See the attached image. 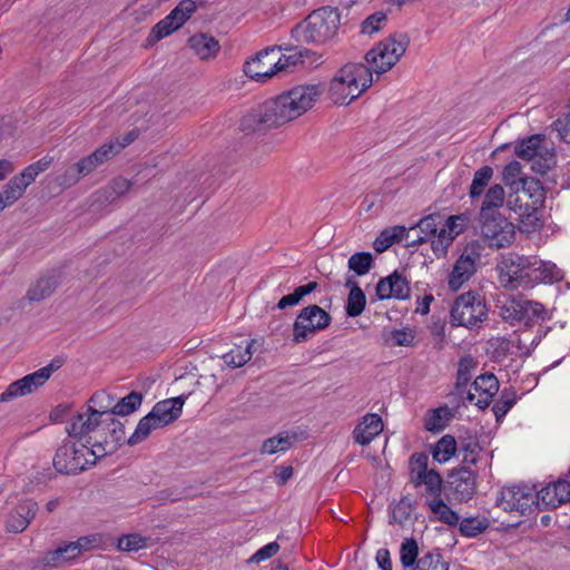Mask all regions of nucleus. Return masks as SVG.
<instances>
[{"label": "nucleus", "instance_id": "338daca9", "mask_svg": "<svg viewBox=\"0 0 570 570\" xmlns=\"http://www.w3.org/2000/svg\"><path fill=\"white\" fill-rule=\"evenodd\" d=\"M411 505L404 501H400L393 509L391 522L402 524L410 515Z\"/></svg>", "mask_w": 570, "mask_h": 570}, {"label": "nucleus", "instance_id": "0eeeda50", "mask_svg": "<svg viewBox=\"0 0 570 570\" xmlns=\"http://www.w3.org/2000/svg\"><path fill=\"white\" fill-rule=\"evenodd\" d=\"M488 316L484 299L472 292L461 294L451 308V322L456 326L473 327Z\"/></svg>", "mask_w": 570, "mask_h": 570}, {"label": "nucleus", "instance_id": "f3484780", "mask_svg": "<svg viewBox=\"0 0 570 570\" xmlns=\"http://www.w3.org/2000/svg\"><path fill=\"white\" fill-rule=\"evenodd\" d=\"M499 391V381L493 374L478 376L466 391V400L480 409L489 406Z\"/></svg>", "mask_w": 570, "mask_h": 570}, {"label": "nucleus", "instance_id": "412c9836", "mask_svg": "<svg viewBox=\"0 0 570 570\" xmlns=\"http://www.w3.org/2000/svg\"><path fill=\"white\" fill-rule=\"evenodd\" d=\"M37 511V502L31 499L20 500L9 512L6 521L7 530L12 533H21L27 529Z\"/></svg>", "mask_w": 570, "mask_h": 570}, {"label": "nucleus", "instance_id": "2eb2a0df", "mask_svg": "<svg viewBox=\"0 0 570 570\" xmlns=\"http://www.w3.org/2000/svg\"><path fill=\"white\" fill-rule=\"evenodd\" d=\"M528 274L523 276L527 288L543 283L552 284L563 278V272L552 262L540 259L537 255H529Z\"/></svg>", "mask_w": 570, "mask_h": 570}, {"label": "nucleus", "instance_id": "6e6d98bb", "mask_svg": "<svg viewBox=\"0 0 570 570\" xmlns=\"http://www.w3.org/2000/svg\"><path fill=\"white\" fill-rule=\"evenodd\" d=\"M386 21L387 17L384 12H374L362 22L361 31L363 35L372 36L379 32L386 24Z\"/></svg>", "mask_w": 570, "mask_h": 570}, {"label": "nucleus", "instance_id": "c756f323", "mask_svg": "<svg viewBox=\"0 0 570 570\" xmlns=\"http://www.w3.org/2000/svg\"><path fill=\"white\" fill-rule=\"evenodd\" d=\"M521 165L517 160L510 161L503 169V180L510 186L512 191L520 193V189H525L528 184L537 185V179L529 177H520Z\"/></svg>", "mask_w": 570, "mask_h": 570}, {"label": "nucleus", "instance_id": "864d4df0", "mask_svg": "<svg viewBox=\"0 0 570 570\" xmlns=\"http://www.w3.org/2000/svg\"><path fill=\"white\" fill-rule=\"evenodd\" d=\"M147 547V538L139 534H125L117 541V549L125 552H136Z\"/></svg>", "mask_w": 570, "mask_h": 570}, {"label": "nucleus", "instance_id": "7ed1b4c3", "mask_svg": "<svg viewBox=\"0 0 570 570\" xmlns=\"http://www.w3.org/2000/svg\"><path fill=\"white\" fill-rule=\"evenodd\" d=\"M372 83L371 69L366 65L350 62L344 65L330 81L328 95L334 104L348 105Z\"/></svg>", "mask_w": 570, "mask_h": 570}, {"label": "nucleus", "instance_id": "c9c22d12", "mask_svg": "<svg viewBox=\"0 0 570 570\" xmlns=\"http://www.w3.org/2000/svg\"><path fill=\"white\" fill-rule=\"evenodd\" d=\"M59 367V365H55L50 363L36 372L28 374L21 379V382L24 383L26 387L29 389L30 394L36 392L39 387H41L52 375V373Z\"/></svg>", "mask_w": 570, "mask_h": 570}, {"label": "nucleus", "instance_id": "58836bf2", "mask_svg": "<svg viewBox=\"0 0 570 570\" xmlns=\"http://www.w3.org/2000/svg\"><path fill=\"white\" fill-rule=\"evenodd\" d=\"M294 442V438L288 433H279L273 438L265 440L262 444L261 452L263 454H276L278 452H284L288 450Z\"/></svg>", "mask_w": 570, "mask_h": 570}, {"label": "nucleus", "instance_id": "f704fd0d", "mask_svg": "<svg viewBox=\"0 0 570 570\" xmlns=\"http://www.w3.org/2000/svg\"><path fill=\"white\" fill-rule=\"evenodd\" d=\"M52 164V158L49 156H45L41 159L30 164L27 166L18 176H14V178L21 184L24 185V188L33 183L36 178L47 170L49 166Z\"/></svg>", "mask_w": 570, "mask_h": 570}, {"label": "nucleus", "instance_id": "79ce46f5", "mask_svg": "<svg viewBox=\"0 0 570 570\" xmlns=\"http://www.w3.org/2000/svg\"><path fill=\"white\" fill-rule=\"evenodd\" d=\"M365 304L366 297L364 292L360 286L353 283L347 297L346 314L350 317H356L361 315L365 308Z\"/></svg>", "mask_w": 570, "mask_h": 570}, {"label": "nucleus", "instance_id": "dca6fc26", "mask_svg": "<svg viewBox=\"0 0 570 570\" xmlns=\"http://www.w3.org/2000/svg\"><path fill=\"white\" fill-rule=\"evenodd\" d=\"M277 55L278 51L275 48L259 51L254 58L245 62V75L257 81H264L277 75L275 65V56Z\"/></svg>", "mask_w": 570, "mask_h": 570}, {"label": "nucleus", "instance_id": "13d9d810", "mask_svg": "<svg viewBox=\"0 0 570 570\" xmlns=\"http://www.w3.org/2000/svg\"><path fill=\"white\" fill-rule=\"evenodd\" d=\"M485 521L478 518H466L460 523V531L464 537L474 538L487 529Z\"/></svg>", "mask_w": 570, "mask_h": 570}, {"label": "nucleus", "instance_id": "20e7f679", "mask_svg": "<svg viewBox=\"0 0 570 570\" xmlns=\"http://www.w3.org/2000/svg\"><path fill=\"white\" fill-rule=\"evenodd\" d=\"M341 23L337 8L323 7L314 10L293 30L292 37L297 42L324 45L332 40Z\"/></svg>", "mask_w": 570, "mask_h": 570}, {"label": "nucleus", "instance_id": "7c9ffc66", "mask_svg": "<svg viewBox=\"0 0 570 570\" xmlns=\"http://www.w3.org/2000/svg\"><path fill=\"white\" fill-rule=\"evenodd\" d=\"M453 417V411L449 406H440L430 410L424 420V426L430 432H441Z\"/></svg>", "mask_w": 570, "mask_h": 570}, {"label": "nucleus", "instance_id": "9b49d317", "mask_svg": "<svg viewBox=\"0 0 570 570\" xmlns=\"http://www.w3.org/2000/svg\"><path fill=\"white\" fill-rule=\"evenodd\" d=\"M331 323V316L317 305L304 307L297 315L293 325V340L303 343L317 332L326 328Z\"/></svg>", "mask_w": 570, "mask_h": 570}, {"label": "nucleus", "instance_id": "052dcab7", "mask_svg": "<svg viewBox=\"0 0 570 570\" xmlns=\"http://www.w3.org/2000/svg\"><path fill=\"white\" fill-rule=\"evenodd\" d=\"M30 394L29 389L26 387L24 383L17 380L9 384L7 390L0 394V402H9L13 399Z\"/></svg>", "mask_w": 570, "mask_h": 570}, {"label": "nucleus", "instance_id": "bb28decb", "mask_svg": "<svg viewBox=\"0 0 570 570\" xmlns=\"http://www.w3.org/2000/svg\"><path fill=\"white\" fill-rule=\"evenodd\" d=\"M469 223V217L465 214L450 216L444 225L439 228L438 244L441 249H448L453 239L462 234Z\"/></svg>", "mask_w": 570, "mask_h": 570}, {"label": "nucleus", "instance_id": "69168bd1", "mask_svg": "<svg viewBox=\"0 0 570 570\" xmlns=\"http://www.w3.org/2000/svg\"><path fill=\"white\" fill-rule=\"evenodd\" d=\"M177 29V24H175L168 17H165L153 28L151 33L155 36L156 39L159 40L169 36Z\"/></svg>", "mask_w": 570, "mask_h": 570}, {"label": "nucleus", "instance_id": "37998d69", "mask_svg": "<svg viewBox=\"0 0 570 570\" xmlns=\"http://www.w3.org/2000/svg\"><path fill=\"white\" fill-rule=\"evenodd\" d=\"M456 451V441L451 435L442 436L433 450V459L439 463L448 462Z\"/></svg>", "mask_w": 570, "mask_h": 570}, {"label": "nucleus", "instance_id": "a18cd8bd", "mask_svg": "<svg viewBox=\"0 0 570 570\" xmlns=\"http://www.w3.org/2000/svg\"><path fill=\"white\" fill-rule=\"evenodd\" d=\"M493 176V168L483 166L474 173L473 180L470 187V197L476 198L482 193L484 187L489 184Z\"/></svg>", "mask_w": 570, "mask_h": 570}, {"label": "nucleus", "instance_id": "39448f33", "mask_svg": "<svg viewBox=\"0 0 570 570\" xmlns=\"http://www.w3.org/2000/svg\"><path fill=\"white\" fill-rule=\"evenodd\" d=\"M410 45V38L404 32H395L380 41L366 55V66L373 72L381 75L390 70L404 55Z\"/></svg>", "mask_w": 570, "mask_h": 570}, {"label": "nucleus", "instance_id": "a19ab883", "mask_svg": "<svg viewBox=\"0 0 570 570\" xmlns=\"http://www.w3.org/2000/svg\"><path fill=\"white\" fill-rule=\"evenodd\" d=\"M24 185H21L14 177L11 178L0 193V210L11 206L24 193Z\"/></svg>", "mask_w": 570, "mask_h": 570}, {"label": "nucleus", "instance_id": "f03ea898", "mask_svg": "<svg viewBox=\"0 0 570 570\" xmlns=\"http://www.w3.org/2000/svg\"><path fill=\"white\" fill-rule=\"evenodd\" d=\"M119 444L105 440L91 445L78 439H69L57 449L53 466L59 473L76 474L95 465L97 461L117 449Z\"/></svg>", "mask_w": 570, "mask_h": 570}, {"label": "nucleus", "instance_id": "e2e57ef3", "mask_svg": "<svg viewBox=\"0 0 570 570\" xmlns=\"http://www.w3.org/2000/svg\"><path fill=\"white\" fill-rule=\"evenodd\" d=\"M279 550V544L274 541V542H269L267 543L266 546L262 547L261 549H258L250 558H249V562H253V563H259L262 561H265V560H268L269 558H272L273 556H275Z\"/></svg>", "mask_w": 570, "mask_h": 570}, {"label": "nucleus", "instance_id": "ea45409f", "mask_svg": "<svg viewBox=\"0 0 570 570\" xmlns=\"http://www.w3.org/2000/svg\"><path fill=\"white\" fill-rule=\"evenodd\" d=\"M522 297L509 296L502 304L501 316L511 324L522 321Z\"/></svg>", "mask_w": 570, "mask_h": 570}, {"label": "nucleus", "instance_id": "a211bd4d", "mask_svg": "<svg viewBox=\"0 0 570 570\" xmlns=\"http://www.w3.org/2000/svg\"><path fill=\"white\" fill-rule=\"evenodd\" d=\"M321 62V56L308 49L289 48L286 49V53L275 56V65L277 73L279 72H292L298 66L312 67Z\"/></svg>", "mask_w": 570, "mask_h": 570}, {"label": "nucleus", "instance_id": "5fc2aeb1", "mask_svg": "<svg viewBox=\"0 0 570 570\" xmlns=\"http://www.w3.org/2000/svg\"><path fill=\"white\" fill-rule=\"evenodd\" d=\"M316 287V283L314 282H311L306 285H302V286H298L294 293L292 294H288V295H285L283 296L278 304H277V307L279 309H284L288 306H294L296 304L299 303V301L307 294L312 293Z\"/></svg>", "mask_w": 570, "mask_h": 570}, {"label": "nucleus", "instance_id": "8fccbe9b", "mask_svg": "<svg viewBox=\"0 0 570 570\" xmlns=\"http://www.w3.org/2000/svg\"><path fill=\"white\" fill-rule=\"evenodd\" d=\"M419 556V546L413 538H406L401 543L400 548V560L404 568H411L414 566Z\"/></svg>", "mask_w": 570, "mask_h": 570}, {"label": "nucleus", "instance_id": "6e6552de", "mask_svg": "<svg viewBox=\"0 0 570 570\" xmlns=\"http://www.w3.org/2000/svg\"><path fill=\"white\" fill-rule=\"evenodd\" d=\"M102 537L100 534H89L80 537L76 541L63 542L55 550L47 552L42 557V563L48 567H60L76 560L85 551L100 547Z\"/></svg>", "mask_w": 570, "mask_h": 570}, {"label": "nucleus", "instance_id": "f257e3e1", "mask_svg": "<svg viewBox=\"0 0 570 570\" xmlns=\"http://www.w3.org/2000/svg\"><path fill=\"white\" fill-rule=\"evenodd\" d=\"M320 85H299L252 108L240 120L245 132L277 127L305 114L321 97Z\"/></svg>", "mask_w": 570, "mask_h": 570}, {"label": "nucleus", "instance_id": "4468645a", "mask_svg": "<svg viewBox=\"0 0 570 570\" xmlns=\"http://www.w3.org/2000/svg\"><path fill=\"white\" fill-rule=\"evenodd\" d=\"M112 403L114 401L109 394L105 391H98L89 399L86 409L109 421L111 443L120 444L125 440V430L122 423L112 416Z\"/></svg>", "mask_w": 570, "mask_h": 570}, {"label": "nucleus", "instance_id": "680f3d73", "mask_svg": "<svg viewBox=\"0 0 570 570\" xmlns=\"http://www.w3.org/2000/svg\"><path fill=\"white\" fill-rule=\"evenodd\" d=\"M421 482L426 487L428 491L431 493H438L441 489V476L433 470H424L420 473Z\"/></svg>", "mask_w": 570, "mask_h": 570}, {"label": "nucleus", "instance_id": "603ef678", "mask_svg": "<svg viewBox=\"0 0 570 570\" xmlns=\"http://www.w3.org/2000/svg\"><path fill=\"white\" fill-rule=\"evenodd\" d=\"M416 332L411 327L395 328L390 333V344L393 346H413L415 344Z\"/></svg>", "mask_w": 570, "mask_h": 570}, {"label": "nucleus", "instance_id": "473e14b6", "mask_svg": "<svg viewBox=\"0 0 570 570\" xmlns=\"http://www.w3.org/2000/svg\"><path fill=\"white\" fill-rule=\"evenodd\" d=\"M255 340L246 341L245 345H238L223 355L224 363L230 368H237L245 365L253 356V345Z\"/></svg>", "mask_w": 570, "mask_h": 570}, {"label": "nucleus", "instance_id": "4be33fe9", "mask_svg": "<svg viewBox=\"0 0 570 570\" xmlns=\"http://www.w3.org/2000/svg\"><path fill=\"white\" fill-rule=\"evenodd\" d=\"M185 401V395L166 399L156 403L149 413L160 428L167 426L180 416Z\"/></svg>", "mask_w": 570, "mask_h": 570}, {"label": "nucleus", "instance_id": "c85d7f7f", "mask_svg": "<svg viewBox=\"0 0 570 570\" xmlns=\"http://www.w3.org/2000/svg\"><path fill=\"white\" fill-rule=\"evenodd\" d=\"M188 45L202 60L214 58L220 50V45L213 36L198 33L188 39Z\"/></svg>", "mask_w": 570, "mask_h": 570}, {"label": "nucleus", "instance_id": "3c124183", "mask_svg": "<svg viewBox=\"0 0 570 570\" xmlns=\"http://www.w3.org/2000/svg\"><path fill=\"white\" fill-rule=\"evenodd\" d=\"M522 323L529 325L539 320H544L546 309L542 304L528 299H522Z\"/></svg>", "mask_w": 570, "mask_h": 570}, {"label": "nucleus", "instance_id": "bf43d9fd", "mask_svg": "<svg viewBox=\"0 0 570 570\" xmlns=\"http://www.w3.org/2000/svg\"><path fill=\"white\" fill-rule=\"evenodd\" d=\"M83 177L80 174L78 164H73L65 169V171L57 177V183L62 187H71L76 185L80 178Z\"/></svg>", "mask_w": 570, "mask_h": 570}, {"label": "nucleus", "instance_id": "774afa93", "mask_svg": "<svg viewBox=\"0 0 570 570\" xmlns=\"http://www.w3.org/2000/svg\"><path fill=\"white\" fill-rule=\"evenodd\" d=\"M554 126L561 139L570 144V114H568L563 119H558L554 122Z\"/></svg>", "mask_w": 570, "mask_h": 570}, {"label": "nucleus", "instance_id": "0e129e2a", "mask_svg": "<svg viewBox=\"0 0 570 570\" xmlns=\"http://www.w3.org/2000/svg\"><path fill=\"white\" fill-rule=\"evenodd\" d=\"M507 207L509 210L518 214L519 216H524L529 213L530 206L528 204H523L522 199L519 196V193L513 191L508 196Z\"/></svg>", "mask_w": 570, "mask_h": 570}, {"label": "nucleus", "instance_id": "b1692460", "mask_svg": "<svg viewBox=\"0 0 570 570\" xmlns=\"http://www.w3.org/2000/svg\"><path fill=\"white\" fill-rule=\"evenodd\" d=\"M383 421L379 414L367 413L353 430V439L360 445H368L382 431Z\"/></svg>", "mask_w": 570, "mask_h": 570}, {"label": "nucleus", "instance_id": "a878e982", "mask_svg": "<svg viewBox=\"0 0 570 570\" xmlns=\"http://www.w3.org/2000/svg\"><path fill=\"white\" fill-rule=\"evenodd\" d=\"M439 218V215H429L407 228L409 232H413L414 238H421L416 246L431 242V249H440V245L438 244L439 228L436 222Z\"/></svg>", "mask_w": 570, "mask_h": 570}, {"label": "nucleus", "instance_id": "ddd939ff", "mask_svg": "<svg viewBox=\"0 0 570 570\" xmlns=\"http://www.w3.org/2000/svg\"><path fill=\"white\" fill-rule=\"evenodd\" d=\"M542 135H532L521 140L515 146V154L519 158L532 161V170L546 174L554 163V155L543 146Z\"/></svg>", "mask_w": 570, "mask_h": 570}, {"label": "nucleus", "instance_id": "72a5a7b5", "mask_svg": "<svg viewBox=\"0 0 570 570\" xmlns=\"http://www.w3.org/2000/svg\"><path fill=\"white\" fill-rule=\"evenodd\" d=\"M426 505L436 520L449 525H456L459 523V514L442 499L434 497L426 501Z\"/></svg>", "mask_w": 570, "mask_h": 570}, {"label": "nucleus", "instance_id": "09e8293b", "mask_svg": "<svg viewBox=\"0 0 570 570\" xmlns=\"http://www.w3.org/2000/svg\"><path fill=\"white\" fill-rule=\"evenodd\" d=\"M121 150L122 146L119 144L118 139H115L97 148L92 154H90V156L95 161H97V166L99 167Z\"/></svg>", "mask_w": 570, "mask_h": 570}, {"label": "nucleus", "instance_id": "6ab92c4d", "mask_svg": "<svg viewBox=\"0 0 570 570\" xmlns=\"http://www.w3.org/2000/svg\"><path fill=\"white\" fill-rule=\"evenodd\" d=\"M420 237L414 238L413 232L407 227L395 225L384 228L373 242V249H390L392 246L402 245L404 247H415L420 243Z\"/></svg>", "mask_w": 570, "mask_h": 570}, {"label": "nucleus", "instance_id": "5701e85b", "mask_svg": "<svg viewBox=\"0 0 570 570\" xmlns=\"http://www.w3.org/2000/svg\"><path fill=\"white\" fill-rule=\"evenodd\" d=\"M376 295L379 299H406L410 296L407 281L397 272H394L377 283Z\"/></svg>", "mask_w": 570, "mask_h": 570}, {"label": "nucleus", "instance_id": "9d476101", "mask_svg": "<svg viewBox=\"0 0 570 570\" xmlns=\"http://www.w3.org/2000/svg\"><path fill=\"white\" fill-rule=\"evenodd\" d=\"M481 219V235L487 246L504 248L512 244L515 237V227L500 214H483Z\"/></svg>", "mask_w": 570, "mask_h": 570}, {"label": "nucleus", "instance_id": "393cba45", "mask_svg": "<svg viewBox=\"0 0 570 570\" xmlns=\"http://www.w3.org/2000/svg\"><path fill=\"white\" fill-rule=\"evenodd\" d=\"M476 259V252L463 253L459 257L449 278L452 291H458L474 274Z\"/></svg>", "mask_w": 570, "mask_h": 570}, {"label": "nucleus", "instance_id": "aec40b11", "mask_svg": "<svg viewBox=\"0 0 570 570\" xmlns=\"http://www.w3.org/2000/svg\"><path fill=\"white\" fill-rule=\"evenodd\" d=\"M537 508L554 509L570 501V482L558 480L537 490Z\"/></svg>", "mask_w": 570, "mask_h": 570}, {"label": "nucleus", "instance_id": "f8f14e48", "mask_svg": "<svg viewBox=\"0 0 570 570\" xmlns=\"http://www.w3.org/2000/svg\"><path fill=\"white\" fill-rule=\"evenodd\" d=\"M529 255H520L517 252H508L502 255L498 263L500 284L508 289L519 287L527 288V281L523 276L528 274Z\"/></svg>", "mask_w": 570, "mask_h": 570}, {"label": "nucleus", "instance_id": "e433bc0d", "mask_svg": "<svg viewBox=\"0 0 570 570\" xmlns=\"http://www.w3.org/2000/svg\"><path fill=\"white\" fill-rule=\"evenodd\" d=\"M161 429L150 413L145 415L137 424L136 430L129 436L128 443L136 445L146 440L155 430Z\"/></svg>", "mask_w": 570, "mask_h": 570}, {"label": "nucleus", "instance_id": "1a4fd4ad", "mask_svg": "<svg viewBox=\"0 0 570 570\" xmlns=\"http://www.w3.org/2000/svg\"><path fill=\"white\" fill-rule=\"evenodd\" d=\"M537 489L528 484L505 487L497 499L499 508L520 515L530 514L537 507Z\"/></svg>", "mask_w": 570, "mask_h": 570}, {"label": "nucleus", "instance_id": "2f4dec72", "mask_svg": "<svg viewBox=\"0 0 570 570\" xmlns=\"http://www.w3.org/2000/svg\"><path fill=\"white\" fill-rule=\"evenodd\" d=\"M451 483L461 500L471 499L475 492V474L470 470L464 469L452 475Z\"/></svg>", "mask_w": 570, "mask_h": 570}, {"label": "nucleus", "instance_id": "423d86ee", "mask_svg": "<svg viewBox=\"0 0 570 570\" xmlns=\"http://www.w3.org/2000/svg\"><path fill=\"white\" fill-rule=\"evenodd\" d=\"M66 432L72 439H78L88 444L96 441H111V426L105 417L83 409L73 415L66 425Z\"/></svg>", "mask_w": 570, "mask_h": 570}, {"label": "nucleus", "instance_id": "4d7b16f0", "mask_svg": "<svg viewBox=\"0 0 570 570\" xmlns=\"http://www.w3.org/2000/svg\"><path fill=\"white\" fill-rule=\"evenodd\" d=\"M413 570H449L440 553H428L419 559Z\"/></svg>", "mask_w": 570, "mask_h": 570}, {"label": "nucleus", "instance_id": "c03bdc74", "mask_svg": "<svg viewBox=\"0 0 570 570\" xmlns=\"http://www.w3.org/2000/svg\"><path fill=\"white\" fill-rule=\"evenodd\" d=\"M475 362L472 357L465 356L460 360L455 384L456 391L460 395L465 391V387L472 377Z\"/></svg>", "mask_w": 570, "mask_h": 570}, {"label": "nucleus", "instance_id": "de8ad7c7", "mask_svg": "<svg viewBox=\"0 0 570 570\" xmlns=\"http://www.w3.org/2000/svg\"><path fill=\"white\" fill-rule=\"evenodd\" d=\"M141 404V395L136 392H131L127 396L122 397L112 407V416L121 415L126 416L135 412Z\"/></svg>", "mask_w": 570, "mask_h": 570}, {"label": "nucleus", "instance_id": "4c0bfd02", "mask_svg": "<svg viewBox=\"0 0 570 570\" xmlns=\"http://www.w3.org/2000/svg\"><path fill=\"white\" fill-rule=\"evenodd\" d=\"M504 189L501 185L491 186L485 193L484 200L481 206L480 217H483V214H495L493 209L499 208L504 203Z\"/></svg>", "mask_w": 570, "mask_h": 570}, {"label": "nucleus", "instance_id": "cd10ccee", "mask_svg": "<svg viewBox=\"0 0 570 570\" xmlns=\"http://www.w3.org/2000/svg\"><path fill=\"white\" fill-rule=\"evenodd\" d=\"M59 283V276L56 273L43 275L30 285L26 296L30 302H40L51 296Z\"/></svg>", "mask_w": 570, "mask_h": 570}, {"label": "nucleus", "instance_id": "49530a36", "mask_svg": "<svg viewBox=\"0 0 570 570\" xmlns=\"http://www.w3.org/2000/svg\"><path fill=\"white\" fill-rule=\"evenodd\" d=\"M373 266V257L368 252H355L348 259V268L356 275L367 274Z\"/></svg>", "mask_w": 570, "mask_h": 570}]
</instances>
